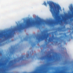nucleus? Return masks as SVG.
<instances>
[{
    "instance_id": "1",
    "label": "nucleus",
    "mask_w": 73,
    "mask_h": 73,
    "mask_svg": "<svg viewBox=\"0 0 73 73\" xmlns=\"http://www.w3.org/2000/svg\"><path fill=\"white\" fill-rule=\"evenodd\" d=\"M47 4L49 5L50 11L52 13V16L56 19L55 21H51L50 22V24L51 25H58L61 22V20L58 18V14L60 13V11L61 10V8L60 5L57 4H54L53 6V3L50 1H48Z\"/></svg>"
},
{
    "instance_id": "2",
    "label": "nucleus",
    "mask_w": 73,
    "mask_h": 73,
    "mask_svg": "<svg viewBox=\"0 0 73 73\" xmlns=\"http://www.w3.org/2000/svg\"><path fill=\"white\" fill-rule=\"evenodd\" d=\"M49 34H45L44 33H42L41 35L39 36H38L36 37V40L38 42H39L40 41L44 40L46 39L45 40V45L46 46H48L49 42H54V40L56 41H58L59 39H60L61 41H62L63 40L61 38H63V36H61L60 38L57 37V36L54 37V35H53L52 36L49 37L48 40V38L49 37Z\"/></svg>"
},
{
    "instance_id": "3",
    "label": "nucleus",
    "mask_w": 73,
    "mask_h": 73,
    "mask_svg": "<svg viewBox=\"0 0 73 73\" xmlns=\"http://www.w3.org/2000/svg\"><path fill=\"white\" fill-rule=\"evenodd\" d=\"M42 25V23L40 21L36 22L35 21H31L30 20H26L23 23L20 25L16 29L17 31L20 32L21 30L27 28L30 26H36L37 28H39L40 26Z\"/></svg>"
},
{
    "instance_id": "4",
    "label": "nucleus",
    "mask_w": 73,
    "mask_h": 73,
    "mask_svg": "<svg viewBox=\"0 0 73 73\" xmlns=\"http://www.w3.org/2000/svg\"><path fill=\"white\" fill-rule=\"evenodd\" d=\"M40 60H45L47 59L48 61H58L60 60V57L56 55V56H51L49 57V56L48 55L47 57L42 56L40 58Z\"/></svg>"
},
{
    "instance_id": "5",
    "label": "nucleus",
    "mask_w": 73,
    "mask_h": 73,
    "mask_svg": "<svg viewBox=\"0 0 73 73\" xmlns=\"http://www.w3.org/2000/svg\"><path fill=\"white\" fill-rule=\"evenodd\" d=\"M26 55H22L21 57L14 59V60H11L9 62V64L10 66H12L14 64H16L17 62L20 61H24V58H25Z\"/></svg>"
},
{
    "instance_id": "6",
    "label": "nucleus",
    "mask_w": 73,
    "mask_h": 73,
    "mask_svg": "<svg viewBox=\"0 0 73 73\" xmlns=\"http://www.w3.org/2000/svg\"><path fill=\"white\" fill-rule=\"evenodd\" d=\"M11 37H12V34L11 33H10L9 34L7 33L5 35L4 41L8 40H9Z\"/></svg>"
},
{
    "instance_id": "7",
    "label": "nucleus",
    "mask_w": 73,
    "mask_h": 73,
    "mask_svg": "<svg viewBox=\"0 0 73 73\" xmlns=\"http://www.w3.org/2000/svg\"><path fill=\"white\" fill-rule=\"evenodd\" d=\"M47 69V67L44 68L40 70V71L41 72H40L39 73H46V69Z\"/></svg>"
},
{
    "instance_id": "8",
    "label": "nucleus",
    "mask_w": 73,
    "mask_h": 73,
    "mask_svg": "<svg viewBox=\"0 0 73 73\" xmlns=\"http://www.w3.org/2000/svg\"><path fill=\"white\" fill-rule=\"evenodd\" d=\"M68 18L65 17L63 19V22L65 24H68Z\"/></svg>"
},
{
    "instance_id": "9",
    "label": "nucleus",
    "mask_w": 73,
    "mask_h": 73,
    "mask_svg": "<svg viewBox=\"0 0 73 73\" xmlns=\"http://www.w3.org/2000/svg\"><path fill=\"white\" fill-rule=\"evenodd\" d=\"M65 27H64L63 28H59L58 29V31L59 32H64V31H65Z\"/></svg>"
},
{
    "instance_id": "10",
    "label": "nucleus",
    "mask_w": 73,
    "mask_h": 73,
    "mask_svg": "<svg viewBox=\"0 0 73 73\" xmlns=\"http://www.w3.org/2000/svg\"><path fill=\"white\" fill-rule=\"evenodd\" d=\"M30 42L31 43L32 46H34L36 45V44L35 43H32V41H30Z\"/></svg>"
},
{
    "instance_id": "11",
    "label": "nucleus",
    "mask_w": 73,
    "mask_h": 73,
    "mask_svg": "<svg viewBox=\"0 0 73 73\" xmlns=\"http://www.w3.org/2000/svg\"><path fill=\"white\" fill-rule=\"evenodd\" d=\"M15 52V49L13 50L12 51H11L10 52V53L11 54H13Z\"/></svg>"
},
{
    "instance_id": "12",
    "label": "nucleus",
    "mask_w": 73,
    "mask_h": 73,
    "mask_svg": "<svg viewBox=\"0 0 73 73\" xmlns=\"http://www.w3.org/2000/svg\"><path fill=\"white\" fill-rule=\"evenodd\" d=\"M62 35H64V36H65V37H67L68 36H67L66 33H62Z\"/></svg>"
},
{
    "instance_id": "13",
    "label": "nucleus",
    "mask_w": 73,
    "mask_h": 73,
    "mask_svg": "<svg viewBox=\"0 0 73 73\" xmlns=\"http://www.w3.org/2000/svg\"><path fill=\"white\" fill-rule=\"evenodd\" d=\"M29 57V54H28L26 56V58H28Z\"/></svg>"
},
{
    "instance_id": "14",
    "label": "nucleus",
    "mask_w": 73,
    "mask_h": 73,
    "mask_svg": "<svg viewBox=\"0 0 73 73\" xmlns=\"http://www.w3.org/2000/svg\"><path fill=\"white\" fill-rule=\"evenodd\" d=\"M28 38H24V40L25 41H27L28 40Z\"/></svg>"
},
{
    "instance_id": "15",
    "label": "nucleus",
    "mask_w": 73,
    "mask_h": 73,
    "mask_svg": "<svg viewBox=\"0 0 73 73\" xmlns=\"http://www.w3.org/2000/svg\"><path fill=\"white\" fill-rule=\"evenodd\" d=\"M44 4L45 5V6H46V7H47V4H46V3L45 2H44Z\"/></svg>"
},
{
    "instance_id": "16",
    "label": "nucleus",
    "mask_w": 73,
    "mask_h": 73,
    "mask_svg": "<svg viewBox=\"0 0 73 73\" xmlns=\"http://www.w3.org/2000/svg\"><path fill=\"white\" fill-rule=\"evenodd\" d=\"M62 49H63V50H64V49H65V48H62Z\"/></svg>"
},
{
    "instance_id": "17",
    "label": "nucleus",
    "mask_w": 73,
    "mask_h": 73,
    "mask_svg": "<svg viewBox=\"0 0 73 73\" xmlns=\"http://www.w3.org/2000/svg\"><path fill=\"white\" fill-rule=\"evenodd\" d=\"M72 17H73V14H72Z\"/></svg>"
},
{
    "instance_id": "18",
    "label": "nucleus",
    "mask_w": 73,
    "mask_h": 73,
    "mask_svg": "<svg viewBox=\"0 0 73 73\" xmlns=\"http://www.w3.org/2000/svg\"><path fill=\"white\" fill-rule=\"evenodd\" d=\"M60 47H62V45H61V46H60Z\"/></svg>"
},
{
    "instance_id": "19",
    "label": "nucleus",
    "mask_w": 73,
    "mask_h": 73,
    "mask_svg": "<svg viewBox=\"0 0 73 73\" xmlns=\"http://www.w3.org/2000/svg\"><path fill=\"white\" fill-rule=\"evenodd\" d=\"M72 8H73V6H72Z\"/></svg>"
},
{
    "instance_id": "20",
    "label": "nucleus",
    "mask_w": 73,
    "mask_h": 73,
    "mask_svg": "<svg viewBox=\"0 0 73 73\" xmlns=\"http://www.w3.org/2000/svg\"><path fill=\"white\" fill-rule=\"evenodd\" d=\"M72 33H73V31H72Z\"/></svg>"
},
{
    "instance_id": "21",
    "label": "nucleus",
    "mask_w": 73,
    "mask_h": 73,
    "mask_svg": "<svg viewBox=\"0 0 73 73\" xmlns=\"http://www.w3.org/2000/svg\"><path fill=\"white\" fill-rule=\"evenodd\" d=\"M37 73H38V72H37Z\"/></svg>"
},
{
    "instance_id": "22",
    "label": "nucleus",
    "mask_w": 73,
    "mask_h": 73,
    "mask_svg": "<svg viewBox=\"0 0 73 73\" xmlns=\"http://www.w3.org/2000/svg\"><path fill=\"white\" fill-rule=\"evenodd\" d=\"M41 52H42V51H41Z\"/></svg>"
}]
</instances>
